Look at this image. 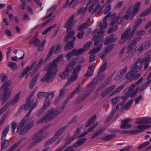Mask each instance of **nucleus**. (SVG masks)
Returning <instances> with one entry per match:
<instances>
[{
    "mask_svg": "<svg viewBox=\"0 0 151 151\" xmlns=\"http://www.w3.org/2000/svg\"><path fill=\"white\" fill-rule=\"evenodd\" d=\"M63 56V55L62 54L59 55L52 62L49 63L47 67V72L46 74L41 79L42 82L46 81L49 82L52 80L56 75L57 64Z\"/></svg>",
    "mask_w": 151,
    "mask_h": 151,
    "instance_id": "f257e3e1",
    "label": "nucleus"
},
{
    "mask_svg": "<svg viewBox=\"0 0 151 151\" xmlns=\"http://www.w3.org/2000/svg\"><path fill=\"white\" fill-rule=\"evenodd\" d=\"M32 110V109H29L17 127V132L20 130L19 133L20 135H22L27 132L34 125L33 121L31 122L28 124H27L29 118V116Z\"/></svg>",
    "mask_w": 151,
    "mask_h": 151,
    "instance_id": "f03ea898",
    "label": "nucleus"
},
{
    "mask_svg": "<svg viewBox=\"0 0 151 151\" xmlns=\"http://www.w3.org/2000/svg\"><path fill=\"white\" fill-rule=\"evenodd\" d=\"M151 62V57L148 55L142 59H139L131 68V70L134 71L136 73L141 70L143 63H144V70L147 69L149 66L150 62Z\"/></svg>",
    "mask_w": 151,
    "mask_h": 151,
    "instance_id": "7ed1b4c3",
    "label": "nucleus"
},
{
    "mask_svg": "<svg viewBox=\"0 0 151 151\" xmlns=\"http://www.w3.org/2000/svg\"><path fill=\"white\" fill-rule=\"evenodd\" d=\"M11 81H7L4 82L0 87V90H4L0 93V101L4 103L9 99L11 95V92L9 87L11 85Z\"/></svg>",
    "mask_w": 151,
    "mask_h": 151,
    "instance_id": "20e7f679",
    "label": "nucleus"
},
{
    "mask_svg": "<svg viewBox=\"0 0 151 151\" xmlns=\"http://www.w3.org/2000/svg\"><path fill=\"white\" fill-rule=\"evenodd\" d=\"M60 113L58 110H54L52 109L45 113L43 117L37 121V124H39L44 121L46 123L48 122L51 121Z\"/></svg>",
    "mask_w": 151,
    "mask_h": 151,
    "instance_id": "39448f33",
    "label": "nucleus"
},
{
    "mask_svg": "<svg viewBox=\"0 0 151 151\" xmlns=\"http://www.w3.org/2000/svg\"><path fill=\"white\" fill-rule=\"evenodd\" d=\"M75 32L73 30H71L67 34L65 39V41L68 42L64 47V50L68 51L74 47L73 42L75 41L76 37L74 36Z\"/></svg>",
    "mask_w": 151,
    "mask_h": 151,
    "instance_id": "423d86ee",
    "label": "nucleus"
},
{
    "mask_svg": "<svg viewBox=\"0 0 151 151\" xmlns=\"http://www.w3.org/2000/svg\"><path fill=\"white\" fill-rule=\"evenodd\" d=\"M43 61V59L41 58L39 62L36 65L37 62L36 61H34L30 67L28 66L25 68L23 70L22 73L21 74L20 76V78L23 77L24 75L27 74V73L30 70H31L33 69L32 71L33 74L32 73L31 75V76H32L34 74L36 73L37 70L40 68L41 65L42 61Z\"/></svg>",
    "mask_w": 151,
    "mask_h": 151,
    "instance_id": "0eeeda50",
    "label": "nucleus"
},
{
    "mask_svg": "<svg viewBox=\"0 0 151 151\" xmlns=\"http://www.w3.org/2000/svg\"><path fill=\"white\" fill-rule=\"evenodd\" d=\"M140 76L139 73H137L133 70L131 69V70L128 72L125 76V78L127 81H126L127 83H129L134 80H136L138 79Z\"/></svg>",
    "mask_w": 151,
    "mask_h": 151,
    "instance_id": "6e6552de",
    "label": "nucleus"
},
{
    "mask_svg": "<svg viewBox=\"0 0 151 151\" xmlns=\"http://www.w3.org/2000/svg\"><path fill=\"white\" fill-rule=\"evenodd\" d=\"M67 127V126L62 127L56 131L54 136L52 139L47 141L46 142V145H48L55 142L62 135L63 132L66 129Z\"/></svg>",
    "mask_w": 151,
    "mask_h": 151,
    "instance_id": "1a4fd4ad",
    "label": "nucleus"
},
{
    "mask_svg": "<svg viewBox=\"0 0 151 151\" xmlns=\"http://www.w3.org/2000/svg\"><path fill=\"white\" fill-rule=\"evenodd\" d=\"M131 28L130 27L125 30L121 35V38L120 40L119 43L122 44L124 43L127 40L132 38L133 35L130 32Z\"/></svg>",
    "mask_w": 151,
    "mask_h": 151,
    "instance_id": "9d476101",
    "label": "nucleus"
},
{
    "mask_svg": "<svg viewBox=\"0 0 151 151\" xmlns=\"http://www.w3.org/2000/svg\"><path fill=\"white\" fill-rule=\"evenodd\" d=\"M99 1L98 0H93V1L91 0L89 4L86 5L87 6L88 4L91 3V4L89 8V11L90 12H92V14L96 12L101 6V5L99 4H97Z\"/></svg>",
    "mask_w": 151,
    "mask_h": 151,
    "instance_id": "9b49d317",
    "label": "nucleus"
},
{
    "mask_svg": "<svg viewBox=\"0 0 151 151\" xmlns=\"http://www.w3.org/2000/svg\"><path fill=\"white\" fill-rule=\"evenodd\" d=\"M74 15L71 16L66 22L64 27L66 28V31L68 33L70 31V30L73 27L76 22V19H74Z\"/></svg>",
    "mask_w": 151,
    "mask_h": 151,
    "instance_id": "f8f14e48",
    "label": "nucleus"
},
{
    "mask_svg": "<svg viewBox=\"0 0 151 151\" xmlns=\"http://www.w3.org/2000/svg\"><path fill=\"white\" fill-rule=\"evenodd\" d=\"M47 129L46 127H45L38 132L33 137L32 139L34 140V142L36 143H38L41 140L44 138L43 132L45 129Z\"/></svg>",
    "mask_w": 151,
    "mask_h": 151,
    "instance_id": "ddd939ff",
    "label": "nucleus"
},
{
    "mask_svg": "<svg viewBox=\"0 0 151 151\" xmlns=\"http://www.w3.org/2000/svg\"><path fill=\"white\" fill-rule=\"evenodd\" d=\"M84 52V50L82 49L78 50L74 49L67 54L66 56L67 59L68 60H69L71 58L73 57L74 55H80L82 54Z\"/></svg>",
    "mask_w": 151,
    "mask_h": 151,
    "instance_id": "4468645a",
    "label": "nucleus"
},
{
    "mask_svg": "<svg viewBox=\"0 0 151 151\" xmlns=\"http://www.w3.org/2000/svg\"><path fill=\"white\" fill-rule=\"evenodd\" d=\"M26 104L24 105L23 109L25 111H27L29 109H32L36 108L37 103L35 102L33 99L26 100Z\"/></svg>",
    "mask_w": 151,
    "mask_h": 151,
    "instance_id": "2eb2a0df",
    "label": "nucleus"
},
{
    "mask_svg": "<svg viewBox=\"0 0 151 151\" xmlns=\"http://www.w3.org/2000/svg\"><path fill=\"white\" fill-rule=\"evenodd\" d=\"M111 17V13H108L105 16L103 20V22L100 23V26L101 30L98 31V34H102L105 32L104 29L106 28L107 27V23L106 22L107 19L108 17Z\"/></svg>",
    "mask_w": 151,
    "mask_h": 151,
    "instance_id": "dca6fc26",
    "label": "nucleus"
},
{
    "mask_svg": "<svg viewBox=\"0 0 151 151\" xmlns=\"http://www.w3.org/2000/svg\"><path fill=\"white\" fill-rule=\"evenodd\" d=\"M105 76L104 75H98L92 81L91 83L87 85L88 87L96 85L98 83L103 80L105 78Z\"/></svg>",
    "mask_w": 151,
    "mask_h": 151,
    "instance_id": "f3484780",
    "label": "nucleus"
},
{
    "mask_svg": "<svg viewBox=\"0 0 151 151\" xmlns=\"http://www.w3.org/2000/svg\"><path fill=\"white\" fill-rule=\"evenodd\" d=\"M151 127V125H139L134 127V129H137L138 133H141L144 131V129Z\"/></svg>",
    "mask_w": 151,
    "mask_h": 151,
    "instance_id": "a211bd4d",
    "label": "nucleus"
},
{
    "mask_svg": "<svg viewBox=\"0 0 151 151\" xmlns=\"http://www.w3.org/2000/svg\"><path fill=\"white\" fill-rule=\"evenodd\" d=\"M140 4L141 2L140 1L138 2L135 4L133 10L130 15V19H131L138 12Z\"/></svg>",
    "mask_w": 151,
    "mask_h": 151,
    "instance_id": "6ab92c4d",
    "label": "nucleus"
},
{
    "mask_svg": "<svg viewBox=\"0 0 151 151\" xmlns=\"http://www.w3.org/2000/svg\"><path fill=\"white\" fill-rule=\"evenodd\" d=\"M143 80V78H141L139 79L136 82L132 84L128 88L126 89L125 91H133V90L135 87L139 84L142 82Z\"/></svg>",
    "mask_w": 151,
    "mask_h": 151,
    "instance_id": "aec40b11",
    "label": "nucleus"
},
{
    "mask_svg": "<svg viewBox=\"0 0 151 151\" xmlns=\"http://www.w3.org/2000/svg\"><path fill=\"white\" fill-rule=\"evenodd\" d=\"M115 87V85H113L109 87L101 92V96L103 97H104L111 92Z\"/></svg>",
    "mask_w": 151,
    "mask_h": 151,
    "instance_id": "412c9836",
    "label": "nucleus"
},
{
    "mask_svg": "<svg viewBox=\"0 0 151 151\" xmlns=\"http://www.w3.org/2000/svg\"><path fill=\"white\" fill-rule=\"evenodd\" d=\"M114 35L112 34L109 36L106 39L105 42L104 43V45H107L108 44L113 42L117 40V38H114Z\"/></svg>",
    "mask_w": 151,
    "mask_h": 151,
    "instance_id": "4be33fe9",
    "label": "nucleus"
},
{
    "mask_svg": "<svg viewBox=\"0 0 151 151\" xmlns=\"http://www.w3.org/2000/svg\"><path fill=\"white\" fill-rule=\"evenodd\" d=\"M21 93V92H19L14 96L12 99L10 100L9 102L7 103H9V105L10 104L13 105L17 103L19 100Z\"/></svg>",
    "mask_w": 151,
    "mask_h": 151,
    "instance_id": "5701e85b",
    "label": "nucleus"
},
{
    "mask_svg": "<svg viewBox=\"0 0 151 151\" xmlns=\"http://www.w3.org/2000/svg\"><path fill=\"white\" fill-rule=\"evenodd\" d=\"M130 119H126L125 120L121 121L122 124L120 127L123 129H127L130 128L131 127L130 124L128 123Z\"/></svg>",
    "mask_w": 151,
    "mask_h": 151,
    "instance_id": "b1692460",
    "label": "nucleus"
},
{
    "mask_svg": "<svg viewBox=\"0 0 151 151\" xmlns=\"http://www.w3.org/2000/svg\"><path fill=\"white\" fill-rule=\"evenodd\" d=\"M39 76L40 74L39 73H37L32 78L29 84V87L30 88L32 89L34 87Z\"/></svg>",
    "mask_w": 151,
    "mask_h": 151,
    "instance_id": "393cba45",
    "label": "nucleus"
},
{
    "mask_svg": "<svg viewBox=\"0 0 151 151\" xmlns=\"http://www.w3.org/2000/svg\"><path fill=\"white\" fill-rule=\"evenodd\" d=\"M126 101H125L122 100L121 102L118 104L117 105L114 107L111 111V114L114 115L119 109H120V108H122L123 107L124 104Z\"/></svg>",
    "mask_w": 151,
    "mask_h": 151,
    "instance_id": "a878e982",
    "label": "nucleus"
},
{
    "mask_svg": "<svg viewBox=\"0 0 151 151\" xmlns=\"http://www.w3.org/2000/svg\"><path fill=\"white\" fill-rule=\"evenodd\" d=\"M78 76V74H73V75L70 77L68 81L66 83L65 85V86H69L73 81L76 80Z\"/></svg>",
    "mask_w": 151,
    "mask_h": 151,
    "instance_id": "bb28decb",
    "label": "nucleus"
},
{
    "mask_svg": "<svg viewBox=\"0 0 151 151\" xmlns=\"http://www.w3.org/2000/svg\"><path fill=\"white\" fill-rule=\"evenodd\" d=\"M116 136V134H110L101 137V140L103 141H109L114 139Z\"/></svg>",
    "mask_w": 151,
    "mask_h": 151,
    "instance_id": "cd10ccee",
    "label": "nucleus"
},
{
    "mask_svg": "<svg viewBox=\"0 0 151 151\" xmlns=\"http://www.w3.org/2000/svg\"><path fill=\"white\" fill-rule=\"evenodd\" d=\"M9 128L10 127L9 124H6L5 126V127H4L1 134V139L6 137Z\"/></svg>",
    "mask_w": 151,
    "mask_h": 151,
    "instance_id": "c85d7f7f",
    "label": "nucleus"
},
{
    "mask_svg": "<svg viewBox=\"0 0 151 151\" xmlns=\"http://www.w3.org/2000/svg\"><path fill=\"white\" fill-rule=\"evenodd\" d=\"M100 34H98V36H94L93 38L95 39L94 45H96L100 43L103 40L102 37L101 35H99Z\"/></svg>",
    "mask_w": 151,
    "mask_h": 151,
    "instance_id": "c756f323",
    "label": "nucleus"
},
{
    "mask_svg": "<svg viewBox=\"0 0 151 151\" xmlns=\"http://www.w3.org/2000/svg\"><path fill=\"white\" fill-rule=\"evenodd\" d=\"M133 100L132 99L130 100L128 102L125 104L124 106H123L122 108H120V109H119L120 111L121 112H122L125 109H127L130 107L131 105L133 103Z\"/></svg>",
    "mask_w": 151,
    "mask_h": 151,
    "instance_id": "7c9ffc66",
    "label": "nucleus"
},
{
    "mask_svg": "<svg viewBox=\"0 0 151 151\" xmlns=\"http://www.w3.org/2000/svg\"><path fill=\"white\" fill-rule=\"evenodd\" d=\"M87 139L86 138H84L78 140L76 143L73 145V146L75 148L79 147L83 144L87 140Z\"/></svg>",
    "mask_w": 151,
    "mask_h": 151,
    "instance_id": "2f4dec72",
    "label": "nucleus"
},
{
    "mask_svg": "<svg viewBox=\"0 0 151 151\" xmlns=\"http://www.w3.org/2000/svg\"><path fill=\"white\" fill-rule=\"evenodd\" d=\"M139 86H137L134 91H127V94L131 98L134 97L136 94L139 90Z\"/></svg>",
    "mask_w": 151,
    "mask_h": 151,
    "instance_id": "473e14b6",
    "label": "nucleus"
},
{
    "mask_svg": "<svg viewBox=\"0 0 151 151\" xmlns=\"http://www.w3.org/2000/svg\"><path fill=\"white\" fill-rule=\"evenodd\" d=\"M40 41L38 39L35 38H32L29 42V43L33 44L36 47H37L40 44Z\"/></svg>",
    "mask_w": 151,
    "mask_h": 151,
    "instance_id": "72a5a7b5",
    "label": "nucleus"
},
{
    "mask_svg": "<svg viewBox=\"0 0 151 151\" xmlns=\"http://www.w3.org/2000/svg\"><path fill=\"white\" fill-rule=\"evenodd\" d=\"M107 63L105 61L102 65L99 70L98 72V75H100L106 69V68L107 66Z\"/></svg>",
    "mask_w": 151,
    "mask_h": 151,
    "instance_id": "f704fd0d",
    "label": "nucleus"
},
{
    "mask_svg": "<svg viewBox=\"0 0 151 151\" xmlns=\"http://www.w3.org/2000/svg\"><path fill=\"white\" fill-rule=\"evenodd\" d=\"M102 46V44L100 45L98 47L94 48L90 50L88 53L89 54L97 53L98 52L101 50Z\"/></svg>",
    "mask_w": 151,
    "mask_h": 151,
    "instance_id": "c9c22d12",
    "label": "nucleus"
},
{
    "mask_svg": "<svg viewBox=\"0 0 151 151\" xmlns=\"http://www.w3.org/2000/svg\"><path fill=\"white\" fill-rule=\"evenodd\" d=\"M151 83V79L148 80L147 81L144 83L141 87L139 89V91L141 92L142 91H144L149 85Z\"/></svg>",
    "mask_w": 151,
    "mask_h": 151,
    "instance_id": "e433bc0d",
    "label": "nucleus"
},
{
    "mask_svg": "<svg viewBox=\"0 0 151 151\" xmlns=\"http://www.w3.org/2000/svg\"><path fill=\"white\" fill-rule=\"evenodd\" d=\"M1 142V150L3 149L9 145V142L7 139H2Z\"/></svg>",
    "mask_w": 151,
    "mask_h": 151,
    "instance_id": "4c0bfd02",
    "label": "nucleus"
},
{
    "mask_svg": "<svg viewBox=\"0 0 151 151\" xmlns=\"http://www.w3.org/2000/svg\"><path fill=\"white\" fill-rule=\"evenodd\" d=\"M105 128L104 127H103L100 129L98 131L95 132L92 135L91 138L93 139L98 136L100 134H101L105 130Z\"/></svg>",
    "mask_w": 151,
    "mask_h": 151,
    "instance_id": "58836bf2",
    "label": "nucleus"
},
{
    "mask_svg": "<svg viewBox=\"0 0 151 151\" xmlns=\"http://www.w3.org/2000/svg\"><path fill=\"white\" fill-rule=\"evenodd\" d=\"M26 140L25 139H23L21 140H19L14 145L12 146L8 151H13L16 147L23 141Z\"/></svg>",
    "mask_w": 151,
    "mask_h": 151,
    "instance_id": "ea45409f",
    "label": "nucleus"
},
{
    "mask_svg": "<svg viewBox=\"0 0 151 151\" xmlns=\"http://www.w3.org/2000/svg\"><path fill=\"white\" fill-rule=\"evenodd\" d=\"M96 118V115H93L92 117L89 120L88 123L85 125L86 127H88L91 125L95 121Z\"/></svg>",
    "mask_w": 151,
    "mask_h": 151,
    "instance_id": "a19ab883",
    "label": "nucleus"
},
{
    "mask_svg": "<svg viewBox=\"0 0 151 151\" xmlns=\"http://www.w3.org/2000/svg\"><path fill=\"white\" fill-rule=\"evenodd\" d=\"M122 134H129L131 135H133L136 134H138L137 130V129H135L134 130L130 131V130H126L123 131L122 132Z\"/></svg>",
    "mask_w": 151,
    "mask_h": 151,
    "instance_id": "79ce46f5",
    "label": "nucleus"
},
{
    "mask_svg": "<svg viewBox=\"0 0 151 151\" xmlns=\"http://www.w3.org/2000/svg\"><path fill=\"white\" fill-rule=\"evenodd\" d=\"M125 85H123L119 86V87L116 89L114 91L112 92L111 94V95H115L116 93H118L120 92L124 88Z\"/></svg>",
    "mask_w": 151,
    "mask_h": 151,
    "instance_id": "37998d69",
    "label": "nucleus"
},
{
    "mask_svg": "<svg viewBox=\"0 0 151 151\" xmlns=\"http://www.w3.org/2000/svg\"><path fill=\"white\" fill-rule=\"evenodd\" d=\"M7 65L12 70H15L17 68V65L15 63L9 62L8 63Z\"/></svg>",
    "mask_w": 151,
    "mask_h": 151,
    "instance_id": "c03bdc74",
    "label": "nucleus"
},
{
    "mask_svg": "<svg viewBox=\"0 0 151 151\" xmlns=\"http://www.w3.org/2000/svg\"><path fill=\"white\" fill-rule=\"evenodd\" d=\"M137 43L132 42L127 47V50L126 52L127 53H129L136 46Z\"/></svg>",
    "mask_w": 151,
    "mask_h": 151,
    "instance_id": "a18cd8bd",
    "label": "nucleus"
},
{
    "mask_svg": "<svg viewBox=\"0 0 151 151\" xmlns=\"http://www.w3.org/2000/svg\"><path fill=\"white\" fill-rule=\"evenodd\" d=\"M120 98L119 96L115 97L111 99V101L113 106H115L117 103L120 101Z\"/></svg>",
    "mask_w": 151,
    "mask_h": 151,
    "instance_id": "49530a36",
    "label": "nucleus"
},
{
    "mask_svg": "<svg viewBox=\"0 0 151 151\" xmlns=\"http://www.w3.org/2000/svg\"><path fill=\"white\" fill-rule=\"evenodd\" d=\"M112 78V77L109 76V77L106 80L105 83H106L105 84H102L99 87V89H101L105 87L107 85H108L110 82L111 81Z\"/></svg>",
    "mask_w": 151,
    "mask_h": 151,
    "instance_id": "de8ad7c7",
    "label": "nucleus"
},
{
    "mask_svg": "<svg viewBox=\"0 0 151 151\" xmlns=\"http://www.w3.org/2000/svg\"><path fill=\"white\" fill-rule=\"evenodd\" d=\"M151 12V8L149 7L146 9L142 14H141L140 16L143 17L148 14Z\"/></svg>",
    "mask_w": 151,
    "mask_h": 151,
    "instance_id": "09e8293b",
    "label": "nucleus"
},
{
    "mask_svg": "<svg viewBox=\"0 0 151 151\" xmlns=\"http://www.w3.org/2000/svg\"><path fill=\"white\" fill-rule=\"evenodd\" d=\"M70 100L67 99L64 101L63 104V105L61 108L59 110H58L60 113L64 109V107L66 106V104Z\"/></svg>",
    "mask_w": 151,
    "mask_h": 151,
    "instance_id": "8fccbe9b",
    "label": "nucleus"
},
{
    "mask_svg": "<svg viewBox=\"0 0 151 151\" xmlns=\"http://www.w3.org/2000/svg\"><path fill=\"white\" fill-rule=\"evenodd\" d=\"M51 102L49 99H48L46 98L44 101V104L42 107H43V108L46 109L51 104Z\"/></svg>",
    "mask_w": 151,
    "mask_h": 151,
    "instance_id": "3c124183",
    "label": "nucleus"
},
{
    "mask_svg": "<svg viewBox=\"0 0 151 151\" xmlns=\"http://www.w3.org/2000/svg\"><path fill=\"white\" fill-rule=\"evenodd\" d=\"M69 76V73L65 71L61 73L59 75V76L62 79H64L65 78H67Z\"/></svg>",
    "mask_w": 151,
    "mask_h": 151,
    "instance_id": "603ef678",
    "label": "nucleus"
},
{
    "mask_svg": "<svg viewBox=\"0 0 151 151\" xmlns=\"http://www.w3.org/2000/svg\"><path fill=\"white\" fill-rule=\"evenodd\" d=\"M75 138L73 137V136L69 138L67 140V141L64 144L63 146L65 148L69 145L74 140Z\"/></svg>",
    "mask_w": 151,
    "mask_h": 151,
    "instance_id": "864d4df0",
    "label": "nucleus"
},
{
    "mask_svg": "<svg viewBox=\"0 0 151 151\" xmlns=\"http://www.w3.org/2000/svg\"><path fill=\"white\" fill-rule=\"evenodd\" d=\"M127 69V65H126L123 69L118 71V72L120 75L123 77L126 72Z\"/></svg>",
    "mask_w": 151,
    "mask_h": 151,
    "instance_id": "5fc2aeb1",
    "label": "nucleus"
},
{
    "mask_svg": "<svg viewBox=\"0 0 151 151\" xmlns=\"http://www.w3.org/2000/svg\"><path fill=\"white\" fill-rule=\"evenodd\" d=\"M136 124H144V117L138 118L136 120Z\"/></svg>",
    "mask_w": 151,
    "mask_h": 151,
    "instance_id": "6e6d98bb",
    "label": "nucleus"
},
{
    "mask_svg": "<svg viewBox=\"0 0 151 151\" xmlns=\"http://www.w3.org/2000/svg\"><path fill=\"white\" fill-rule=\"evenodd\" d=\"M17 126V122L15 121H13L11 124V127L12 129V132L14 133V132L15 129Z\"/></svg>",
    "mask_w": 151,
    "mask_h": 151,
    "instance_id": "4d7b16f0",
    "label": "nucleus"
},
{
    "mask_svg": "<svg viewBox=\"0 0 151 151\" xmlns=\"http://www.w3.org/2000/svg\"><path fill=\"white\" fill-rule=\"evenodd\" d=\"M77 117L76 116H73L67 124V127L70 124L72 123H76L77 122Z\"/></svg>",
    "mask_w": 151,
    "mask_h": 151,
    "instance_id": "13d9d810",
    "label": "nucleus"
},
{
    "mask_svg": "<svg viewBox=\"0 0 151 151\" xmlns=\"http://www.w3.org/2000/svg\"><path fill=\"white\" fill-rule=\"evenodd\" d=\"M9 106V104L6 103L0 110V115L2 114L7 109Z\"/></svg>",
    "mask_w": 151,
    "mask_h": 151,
    "instance_id": "bf43d9fd",
    "label": "nucleus"
},
{
    "mask_svg": "<svg viewBox=\"0 0 151 151\" xmlns=\"http://www.w3.org/2000/svg\"><path fill=\"white\" fill-rule=\"evenodd\" d=\"M114 47V45L113 44H111L108 45L106 47L105 51L108 54V52H110L112 50Z\"/></svg>",
    "mask_w": 151,
    "mask_h": 151,
    "instance_id": "052dcab7",
    "label": "nucleus"
},
{
    "mask_svg": "<svg viewBox=\"0 0 151 151\" xmlns=\"http://www.w3.org/2000/svg\"><path fill=\"white\" fill-rule=\"evenodd\" d=\"M81 130V129L78 127L75 131L74 134L73 136V137L76 139L79 136Z\"/></svg>",
    "mask_w": 151,
    "mask_h": 151,
    "instance_id": "680f3d73",
    "label": "nucleus"
},
{
    "mask_svg": "<svg viewBox=\"0 0 151 151\" xmlns=\"http://www.w3.org/2000/svg\"><path fill=\"white\" fill-rule=\"evenodd\" d=\"M57 7V6L56 5H53L47 10V13L48 14L52 12H52L56 9Z\"/></svg>",
    "mask_w": 151,
    "mask_h": 151,
    "instance_id": "e2e57ef3",
    "label": "nucleus"
},
{
    "mask_svg": "<svg viewBox=\"0 0 151 151\" xmlns=\"http://www.w3.org/2000/svg\"><path fill=\"white\" fill-rule=\"evenodd\" d=\"M118 27V26L116 25L114 27H110L108 31V33L110 34L115 32L117 29Z\"/></svg>",
    "mask_w": 151,
    "mask_h": 151,
    "instance_id": "0e129e2a",
    "label": "nucleus"
},
{
    "mask_svg": "<svg viewBox=\"0 0 151 151\" xmlns=\"http://www.w3.org/2000/svg\"><path fill=\"white\" fill-rule=\"evenodd\" d=\"M92 44V42H88L83 46V49H82L84 51L88 49L89 47L91 46Z\"/></svg>",
    "mask_w": 151,
    "mask_h": 151,
    "instance_id": "69168bd1",
    "label": "nucleus"
},
{
    "mask_svg": "<svg viewBox=\"0 0 151 151\" xmlns=\"http://www.w3.org/2000/svg\"><path fill=\"white\" fill-rule=\"evenodd\" d=\"M107 54V53L105 51L101 52L99 54V57L104 60H105Z\"/></svg>",
    "mask_w": 151,
    "mask_h": 151,
    "instance_id": "338daca9",
    "label": "nucleus"
},
{
    "mask_svg": "<svg viewBox=\"0 0 151 151\" xmlns=\"http://www.w3.org/2000/svg\"><path fill=\"white\" fill-rule=\"evenodd\" d=\"M82 89V88L81 87L80 84H79L78 85L77 87L73 91V92L78 94L81 91Z\"/></svg>",
    "mask_w": 151,
    "mask_h": 151,
    "instance_id": "774afa93",
    "label": "nucleus"
}]
</instances>
